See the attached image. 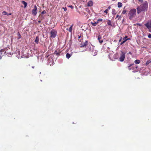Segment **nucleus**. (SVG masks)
<instances>
[{
	"label": "nucleus",
	"instance_id": "nucleus-1",
	"mask_svg": "<svg viewBox=\"0 0 151 151\" xmlns=\"http://www.w3.org/2000/svg\"><path fill=\"white\" fill-rule=\"evenodd\" d=\"M148 5L147 2L145 1L140 5L137 8V12L138 14H140L139 16L143 18L145 15V12L147 10Z\"/></svg>",
	"mask_w": 151,
	"mask_h": 151
},
{
	"label": "nucleus",
	"instance_id": "nucleus-2",
	"mask_svg": "<svg viewBox=\"0 0 151 151\" xmlns=\"http://www.w3.org/2000/svg\"><path fill=\"white\" fill-rule=\"evenodd\" d=\"M137 14V11L135 9H132L129 11L128 16L130 20H132L133 18Z\"/></svg>",
	"mask_w": 151,
	"mask_h": 151
},
{
	"label": "nucleus",
	"instance_id": "nucleus-3",
	"mask_svg": "<svg viewBox=\"0 0 151 151\" xmlns=\"http://www.w3.org/2000/svg\"><path fill=\"white\" fill-rule=\"evenodd\" d=\"M121 53L119 58V60L120 62H123L124 60L126 53L123 51H121Z\"/></svg>",
	"mask_w": 151,
	"mask_h": 151
},
{
	"label": "nucleus",
	"instance_id": "nucleus-4",
	"mask_svg": "<svg viewBox=\"0 0 151 151\" xmlns=\"http://www.w3.org/2000/svg\"><path fill=\"white\" fill-rule=\"evenodd\" d=\"M128 68L129 70H135L138 68L137 65H135L134 63L130 64L128 66Z\"/></svg>",
	"mask_w": 151,
	"mask_h": 151
},
{
	"label": "nucleus",
	"instance_id": "nucleus-5",
	"mask_svg": "<svg viewBox=\"0 0 151 151\" xmlns=\"http://www.w3.org/2000/svg\"><path fill=\"white\" fill-rule=\"evenodd\" d=\"M50 33L51 35L50 37L53 38L56 37L57 35V32L55 30L52 29L51 30Z\"/></svg>",
	"mask_w": 151,
	"mask_h": 151
},
{
	"label": "nucleus",
	"instance_id": "nucleus-6",
	"mask_svg": "<svg viewBox=\"0 0 151 151\" xmlns=\"http://www.w3.org/2000/svg\"><path fill=\"white\" fill-rule=\"evenodd\" d=\"M96 37L97 38L100 44H101L103 42V40L102 39V36L100 34L98 35V36H96Z\"/></svg>",
	"mask_w": 151,
	"mask_h": 151
},
{
	"label": "nucleus",
	"instance_id": "nucleus-7",
	"mask_svg": "<svg viewBox=\"0 0 151 151\" xmlns=\"http://www.w3.org/2000/svg\"><path fill=\"white\" fill-rule=\"evenodd\" d=\"M37 7L35 5L34 6V8L32 9V13L33 15L34 16H36L37 12Z\"/></svg>",
	"mask_w": 151,
	"mask_h": 151
},
{
	"label": "nucleus",
	"instance_id": "nucleus-8",
	"mask_svg": "<svg viewBox=\"0 0 151 151\" xmlns=\"http://www.w3.org/2000/svg\"><path fill=\"white\" fill-rule=\"evenodd\" d=\"M145 25L147 27L149 30H150L151 31V23L150 24L148 22L145 24Z\"/></svg>",
	"mask_w": 151,
	"mask_h": 151
},
{
	"label": "nucleus",
	"instance_id": "nucleus-9",
	"mask_svg": "<svg viewBox=\"0 0 151 151\" xmlns=\"http://www.w3.org/2000/svg\"><path fill=\"white\" fill-rule=\"evenodd\" d=\"M88 42L87 41H86L85 42L83 43H82L80 47H86L87 45Z\"/></svg>",
	"mask_w": 151,
	"mask_h": 151
},
{
	"label": "nucleus",
	"instance_id": "nucleus-10",
	"mask_svg": "<svg viewBox=\"0 0 151 151\" xmlns=\"http://www.w3.org/2000/svg\"><path fill=\"white\" fill-rule=\"evenodd\" d=\"M93 5V3L92 0H90L88 1L87 4V6H91Z\"/></svg>",
	"mask_w": 151,
	"mask_h": 151
},
{
	"label": "nucleus",
	"instance_id": "nucleus-11",
	"mask_svg": "<svg viewBox=\"0 0 151 151\" xmlns=\"http://www.w3.org/2000/svg\"><path fill=\"white\" fill-rule=\"evenodd\" d=\"M127 37H128L127 36H126L124 38H123L122 39L123 41L120 43V45H122L127 40H126V38H127Z\"/></svg>",
	"mask_w": 151,
	"mask_h": 151
},
{
	"label": "nucleus",
	"instance_id": "nucleus-12",
	"mask_svg": "<svg viewBox=\"0 0 151 151\" xmlns=\"http://www.w3.org/2000/svg\"><path fill=\"white\" fill-rule=\"evenodd\" d=\"M35 42L37 44H38L39 42V38L38 36H37L36 37Z\"/></svg>",
	"mask_w": 151,
	"mask_h": 151
},
{
	"label": "nucleus",
	"instance_id": "nucleus-13",
	"mask_svg": "<svg viewBox=\"0 0 151 151\" xmlns=\"http://www.w3.org/2000/svg\"><path fill=\"white\" fill-rule=\"evenodd\" d=\"M2 14L4 15H10L12 14L11 13H10L9 14L7 13L6 12L4 11H3L2 12Z\"/></svg>",
	"mask_w": 151,
	"mask_h": 151
},
{
	"label": "nucleus",
	"instance_id": "nucleus-14",
	"mask_svg": "<svg viewBox=\"0 0 151 151\" xmlns=\"http://www.w3.org/2000/svg\"><path fill=\"white\" fill-rule=\"evenodd\" d=\"M22 3L24 5V7L25 8L27 5V3L26 2L24 1H22Z\"/></svg>",
	"mask_w": 151,
	"mask_h": 151
},
{
	"label": "nucleus",
	"instance_id": "nucleus-15",
	"mask_svg": "<svg viewBox=\"0 0 151 151\" xmlns=\"http://www.w3.org/2000/svg\"><path fill=\"white\" fill-rule=\"evenodd\" d=\"M134 62L135 64H139L140 63V61L139 60H136L134 61Z\"/></svg>",
	"mask_w": 151,
	"mask_h": 151
},
{
	"label": "nucleus",
	"instance_id": "nucleus-16",
	"mask_svg": "<svg viewBox=\"0 0 151 151\" xmlns=\"http://www.w3.org/2000/svg\"><path fill=\"white\" fill-rule=\"evenodd\" d=\"M122 5V3L120 2H119L118 3V7L119 8L121 7Z\"/></svg>",
	"mask_w": 151,
	"mask_h": 151
},
{
	"label": "nucleus",
	"instance_id": "nucleus-17",
	"mask_svg": "<svg viewBox=\"0 0 151 151\" xmlns=\"http://www.w3.org/2000/svg\"><path fill=\"white\" fill-rule=\"evenodd\" d=\"M112 14L114 15H115L116 14V10L114 9H112Z\"/></svg>",
	"mask_w": 151,
	"mask_h": 151
},
{
	"label": "nucleus",
	"instance_id": "nucleus-18",
	"mask_svg": "<svg viewBox=\"0 0 151 151\" xmlns=\"http://www.w3.org/2000/svg\"><path fill=\"white\" fill-rule=\"evenodd\" d=\"M71 55L67 53L66 55V57L67 59H68L71 57Z\"/></svg>",
	"mask_w": 151,
	"mask_h": 151
},
{
	"label": "nucleus",
	"instance_id": "nucleus-19",
	"mask_svg": "<svg viewBox=\"0 0 151 151\" xmlns=\"http://www.w3.org/2000/svg\"><path fill=\"white\" fill-rule=\"evenodd\" d=\"M111 21L110 20H108L107 21V24L109 26H112L111 24Z\"/></svg>",
	"mask_w": 151,
	"mask_h": 151
},
{
	"label": "nucleus",
	"instance_id": "nucleus-20",
	"mask_svg": "<svg viewBox=\"0 0 151 151\" xmlns=\"http://www.w3.org/2000/svg\"><path fill=\"white\" fill-rule=\"evenodd\" d=\"M98 23V22H96L94 23H93L92 22H91V24H92V25L94 26H96L97 24Z\"/></svg>",
	"mask_w": 151,
	"mask_h": 151
},
{
	"label": "nucleus",
	"instance_id": "nucleus-21",
	"mask_svg": "<svg viewBox=\"0 0 151 151\" xmlns=\"http://www.w3.org/2000/svg\"><path fill=\"white\" fill-rule=\"evenodd\" d=\"M60 52H58L57 51H55L54 52V54H55L58 56L60 55Z\"/></svg>",
	"mask_w": 151,
	"mask_h": 151
},
{
	"label": "nucleus",
	"instance_id": "nucleus-22",
	"mask_svg": "<svg viewBox=\"0 0 151 151\" xmlns=\"http://www.w3.org/2000/svg\"><path fill=\"white\" fill-rule=\"evenodd\" d=\"M151 63V60H149L146 62L145 63V65H148V64H149Z\"/></svg>",
	"mask_w": 151,
	"mask_h": 151
},
{
	"label": "nucleus",
	"instance_id": "nucleus-23",
	"mask_svg": "<svg viewBox=\"0 0 151 151\" xmlns=\"http://www.w3.org/2000/svg\"><path fill=\"white\" fill-rule=\"evenodd\" d=\"M17 35L18 36V37L17 38V39L19 40L21 38V36L20 34L19 33V32H18L17 33Z\"/></svg>",
	"mask_w": 151,
	"mask_h": 151
},
{
	"label": "nucleus",
	"instance_id": "nucleus-24",
	"mask_svg": "<svg viewBox=\"0 0 151 151\" xmlns=\"http://www.w3.org/2000/svg\"><path fill=\"white\" fill-rule=\"evenodd\" d=\"M118 18V20H119L121 19L122 17L121 16H119V15H117V16L116 17V18Z\"/></svg>",
	"mask_w": 151,
	"mask_h": 151
},
{
	"label": "nucleus",
	"instance_id": "nucleus-25",
	"mask_svg": "<svg viewBox=\"0 0 151 151\" xmlns=\"http://www.w3.org/2000/svg\"><path fill=\"white\" fill-rule=\"evenodd\" d=\"M72 25L71 26V27H70L69 29V32H71L72 31Z\"/></svg>",
	"mask_w": 151,
	"mask_h": 151
},
{
	"label": "nucleus",
	"instance_id": "nucleus-26",
	"mask_svg": "<svg viewBox=\"0 0 151 151\" xmlns=\"http://www.w3.org/2000/svg\"><path fill=\"white\" fill-rule=\"evenodd\" d=\"M127 12V11L126 10H124L122 12V14H125Z\"/></svg>",
	"mask_w": 151,
	"mask_h": 151
},
{
	"label": "nucleus",
	"instance_id": "nucleus-27",
	"mask_svg": "<svg viewBox=\"0 0 151 151\" xmlns=\"http://www.w3.org/2000/svg\"><path fill=\"white\" fill-rule=\"evenodd\" d=\"M46 13V12L45 10H43L42 12H41V14H45Z\"/></svg>",
	"mask_w": 151,
	"mask_h": 151
},
{
	"label": "nucleus",
	"instance_id": "nucleus-28",
	"mask_svg": "<svg viewBox=\"0 0 151 151\" xmlns=\"http://www.w3.org/2000/svg\"><path fill=\"white\" fill-rule=\"evenodd\" d=\"M148 37L149 38L151 39V34H150V33H149L148 34Z\"/></svg>",
	"mask_w": 151,
	"mask_h": 151
},
{
	"label": "nucleus",
	"instance_id": "nucleus-29",
	"mask_svg": "<svg viewBox=\"0 0 151 151\" xmlns=\"http://www.w3.org/2000/svg\"><path fill=\"white\" fill-rule=\"evenodd\" d=\"M102 19H99L97 21V22H98H98H100V21H102Z\"/></svg>",
	"mask_w": 151,
	"mask_h": 151
},
{
	"label": "nucleus",
	"instance_id": "nucleus-30",
	"mask_svg": "<svg viewBox=\"0 0 151 151\" xmlns=\"http://www.w3.org/2000/svg\"><path fill=\"white\" fill-rule=\"evenodd\" d=\"M108 9H106L104 11V12L106 14H107L108 13Z\"/></svg>",
	"mask_w": 151,
	"mask_h": 151
},
{
	"label": "nucleus",
	"instance_id": "nucleus-31",
	"mask_svg": "<svg viewBox=\"0 0 151 151\" xmlns=\"http://www.w3.org/2000/svg\"><path fill=\"white\" fill-rule=\"evenodd\" d=\"M4 50L3 49H1V50H0V53H1V52H4Z\"/></svg>",
	"mask_w": 151,
	"mask_h": 151
},
{
	"label": "nucleus",
	"instance_id": "nucleus-32",
	"mask_svg": "<svg viewBox=\"0 0 151 151\" xmlns=\"http://www.w3.org/2000/svg\"><path fill=\"white\" fill-rule=\"evenodd\" d=\"M68 6L72 9H73V7L72 5H69Z\"/></svg>",
	"mask_w": 151,
	"mask_h": 151
},
{
	"label": "nucleus",
	"instance_id": "nucleus-33",
	"mask_svg": "<svg viewBox=\"0 0 151 151\" xmlns=\"http://www.w3.org/2000/svg\"><path fill=\"white\" fill-rule=\"evenodd\" d=\"M63 9H64V10L65 11H66V10H67V8H66V7H65V8H64V7H63Z\"/></svg>",
	"mask_w": 151,
	"mask_h": 151
},
{
	"label": "nucleus",
	"instance_id": "nucleus-34",
	"mask_svg": "<svg viewBox=\"0 0 151 151\" xmlns=\"http://www.w3.org/2000/svg\"><path fill=\"white\" fill-rule=\"evenodd\" d=\"M137 24L138 25V26H142L141 24H140V23H137Z\"/></svg>",
	"mask_w": 151,
	"mask_h": 151
},
{
	"label": "nucleus",
	"instance_id": "nucleus-35",
	"mask_svg": "<svg viewBox=\"0 0 151 151\" xmlns=\"http://www.w3.org/2000/svg\"><path fill=\"white\" fill-rule=\"evenodd\" d=\"M138 1L141 3H142L143 1V0H138Z\"/></svg>",
	"mask_w": 151,
	"mask_h": 151
},
{
	"label": "nucleus",
	"instance_id": "nucleus-36",
	"mask_svg": "<svg viewBox=\"0 0 151 151\" xmlns=\"http://www.w3.org/2000/svg\"><path fill=\"white\" fill-rule=\"evenodd\" d=\"M111 6H110L108 7V9H108L109 10V9H111Z\"/></svg>",
	"mask_w": 151,
	"mask_h": 151
},
{
	"label": "nucleus",
	"instance_id": "nucleus-37",
	"mask_svg": "<svg viewBox=\"0 0 151 151\" xmlns=\"http://www.w3.org/2000/svg\"><path fill=\"white\" fill-rule=\"evenodd\" d=\"M122 40V38L121 37L120 39L119 40V42H120Z\"/></svg>",
	"mask_w": 151,
	"mask_h": 151
},
{
	"label": "nucleus",
	"instance_id": "nucleus-38",
	"mask_svg": "<svg viewBox=\"0 0 151 151\" xmlns=\"http://www.w3.org/2000/svg\"><path fill=\"white\" fill-rule=\"evenodd\" d=\"M128 54H130V55H132V52H129L128 53Z\"/></svg>",
	"mask_w": 151,
	"mask_h": 151
},
{
	"label": "nucleus",
	"instance_id": "nucleus-39",
	"mask_svg": "<svg viewBox=\"0 0 151 151\" xmlns=\"http://www.w3.org/2000/svg\"><path fill=\"white\" fill-rule=\"evenodd\" d=\"M1 54H2V53H1V54H0V59H1V57H1Z\"/></svg>",
	"mask_w": 151,
	"mask_h": 151
},
{
	"label": "nucleus",
	"instance_id": "nucleus-40",
	"mask_svg": "<svg viewBox=\"0 0 151 151\" xmlns=\"http://www.w3.org/2000/svg\"><path fill=\"white\" fill-rule=\"evenodd\" d=\"M97 54V53L96 52H95L94 54L93 55V56H95Z\"/></svg>",
	"mask_w": 151,
	"mask_h": 151
},
{
	"label": "nucleus",
	"instance_id": "nucleus-41",
	"mask_svg": "<svg viewBox=\"0 0 151 151\" xmlns=\"http://www.w3.org/2000/svg\"><path fill=\"white\" fill-rule=\"evenodd\" d=\"M41 21L40 20H39L38 21V23H40L41 22Z\"/></svg>",
	"mask_w": 151,
	"mask_h": 151
},
{
	"label": "nucleus",
	"instance_id": "nucleus-42",
	"mask_svg": "<svg viewBox=\"0 0 151 151\" xmlns=\"http://www.w3.org/2000/svg\"><path fill=\"white\" fill-rule=\"evenodd\" d=\"M126 40H130V38H127V39L126 38Z\"/></svg>",
	"mask_w": 151,
	"mask_h": 151
},
{
	"label": "nucleus",
	"instance_id": "nucleus-43",
	"mask_svg": "<svg viewBox=\"0 0 151 151\" xmlns=\"http://www.w3.org/2000/svg\"><path fill=\"white\" fill-rule=\"evenodd\" d=\"M78 38L79 39L80 38V37H81V36H79L78 35Z\"/></svg>",
	"mask_w": 151,
	"mask_h": 151
},
{
	"label": "nucleus",
	"instance_id": "nucleus-44",
	"mask_svg": "<svg viewBox=\"0 0 151 151\" xmlns=\"http://www.w3.org/2000/svg\"><path fill=\"white\" fill-rule=\"evenodd\" d=\"M32 68H34V67H32Z\"/></svg>",
	"mask_w": 151,
	"mask_h": 151
},
{
	"label": "nucleus",
	"instance_id": "nucleus-45",
	"mask_svg": "<svg viewBox=\"0 0 151 151\" xmlns=\"http://www.w3.org/2000/svg\"><path fill=\"white\" fill-rule=\"evenodd\" d=\"M40 81H42V80H40Z\"/></svg>",
	"mask_w": 151,
	"mask_h": 151
}]
</instances>
